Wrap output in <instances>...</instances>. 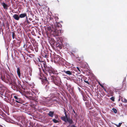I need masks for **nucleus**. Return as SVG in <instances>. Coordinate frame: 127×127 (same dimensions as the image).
I'll use <instances>...</instances> for the list:
<instances>
[{
  "label": "nucleus",
  "instance_id": "1",
  "mask_svg": "<svg viewBox=\"0 0 127 127\" xmlns=\"http://www.w3.org/2000/svg\"><path fill=\"white\" fill-rule=\"evenodd\" d=\"M7 78L1 79L2 80L6 83H9V84L12 85L14 86V85L16 84V82L17 81V78H15L13 76L10 77L9 75L7 76Z\"/></svg>",
  "mask_w": 127,
  "mask_h": 127
},
{
  "label": "nucleus",
  "instance_id": "2",
  "mask_svg": "<svg viewBox=\"0 0 127 127\" xmlns=\"http://www.w3.org/2000/svg\"><path fill=\"white\" fill-rule=\"evenodd\" d=\"M62 25L59 23H57L55 25L54 31H53V35L54 36L60 35L62 34L61 30Z\"/></svg>",
  "mask_w": 127,
  "mask_h": 127
},
{
  "label": "nucleus",
  "instance_id": "3",
  "mask_svg": "<svg viewBox=\"0 0 127 127\" xmlns=\"http://www.w3.org/2000/svg\"><path fill=\"white\" fill-rule=\"evenodd\" d=\"M17 81V83L16 82V84L14 85V89L17 91H19L21 92L22 89H25L23 88L21 84V81L18 80Z\"/></svg>",
  "mask_w": 127,
  "mask_h": 127
},
{
  "label": "nucleus",
  "instance_id": "4",
  "mask_svg": "<svg viewBox=\"0 0 127 127\" xmlns=\"http://www.w3.org/2000/svg\"><path fill=\"white\" fill-rule=\"evenodd\" d=\"M57 41L56 44V46L58 47L60 49H62L63 46L61 40L59 38H57Z\"/></svg>",
  "mask_w": 127,
  "mask_h": 127
},
{
  "label": "nucleus",
  "instance_id": "5",
  "mask_svg": "<svg viewBox=\"0 0 127 127\" xmlns=\"http://www.w3.org/2000/svg\"><path fill=\"white\" fill-rule=\"evenodd\" d=\"M45 70L48 71L50 73H52L54 74H56V73L57 72L56 70L49 67L47 68Z\"/></svg>",
  "mask_w": 127,
  "mask_h": 127
},
{
  "label": "nucleus",
  "instance_id": "6",
  "mask_svg": "<svg viewBox=\"0 0 127 127\" xmlns=\"http://www.w3.org/2000/svg\"><path fill=\"white\" fill-rule=\"evenodd\" d=\"M38 66H40V65L41 67L43 68V66L44 67V69L46 70V68H47L48 67L47 66V65L46 62L44 61H41L40 63H39V64H38Z\"/></svg>",
  "mask_w": 127,
  "mask_h": 127
},
{
  "label": "nucleus",
  "instance_id": "7",
  "mask_svg": "<svg viewBox=\"0 0 127 127\" xmlns=\"http://www.w3.org/2000/svg\"><path fill=\"white\" fill-rule=\"evenodd\" d=\"M14 98H15V100L14 101L13 99V101H15L16 102L21 103L22 102V99L19 97V96L17 95H15L14 96Z\"/></svg>",
  "mask_w": 127,
  "mask_h": 127
},
{
  "label": "nucleus",
  "instance_id": "8",
  "mask_svg": "<svg viewBox=\"0 0 127 127\" xmlns=\"http://www.w3.org/2000/svg\"><path fill=\"white\" fill-rule=\"evenodd\" d=\"M62 58L59 55L54 56V58L53 59L54 62L59 63L62 60Z\"/></svg>",
  "mask_w": 127,
  "mask_h": 127
},
{
  "label": "nucleus",
  "instance_id": "9",
  "mask_svg": "<svg viewBox=\"0 0 127 127\" xmlns=\"http://www.w3.org/2000/svg\"><path fill=\"white\" fill-rule=\"evenodd\" d=\"M64 112L65 115V116H64L61 117V119L63 121H64L65 122H66V120H67V119H68L69 118V117H68V115L66 113V111L65 109H64Z\"/></svg>",
  "mask_w": 127,
  "mask_h": 127
},
{
  "label": "nucleus",
  "instance_id": "10",
  "mask_svg": "<svg viewBox=\"0 0 127 127\" xmlns=\"http://www.w3.org/2000/svg\"><path fill=\"white\" fill-rule=\"evenodd\" d=\"M10 104L11 105L17 107H19L21 105L19 104V103H17L15 101V102L14 101L13 103H11Z\"/></svg>",
  "mask_w": 127,
  "mask_h": 127
},
{
  "label": "nucleus",
  "instance_id": "11",
  "mask_svg": "<svg viewBox=\"0 0 127 127\" xmlns=\"http://www.w3.org/2000/svg\"><path fill=\"white\" fill-rule=\"evenodd\" d=\"M1 5L3 6V8L5 10H7L8 9V8L9 7L8 5L6 4L4 2H3L1 4Z\"/></svg>",
  "mask_w": 127,
  "mask_h": 127
},
{
  "label": "nucleus",
  "instance_id": "12",
  "mask_svg": "<svg viewBox=\"0 0 127 127\" xmlns=\"http://www.w3.org/2000/svg\"><path fill=\"white\" fill-rule=\"evenodd\" d=\"M19 15L17 14H15L13 16V18L16 20L19 21L20 19Z\"/></svg>",
  "mask_w": 127,
  "mask_h": 127
},
{
  "label": "nucleus",
  "instance_id": "13",
  "mask_svg": "<svg viewBox=\"0 0 127 127\" xmlns=\"http://www.w3.org/2000/svg\"><path fill=\"white\" fill-rule=\"evenodd\" d=\"M55 77L53 75L52 76L48 78V79L49 80L50 82H52L55 80Z\"/></svg>",
  "mask_w": 127,
  "mask_h": 127
},
{
  "label": "nucleus",
  "instance_id": "14",
  "mask_svg": "<svg viewBox=\"0 0 127 127\" xmlns=\"http://www.w3.org/2000/svg\"><path fill=\"white\" fill-rule=\"evenodd\" d=\"M19 17L20 18H23L25 17H26H26H27V14L26 13H21L19 15Z\"/></svg>",
  "mask_w": 127,
  "mask_h": 127
},
{
  "label": "nucleus",
  "instance_id": "15",
  "mask_svg": "<svg viewBox=\"0 0 127 127\" xmlns=\"http://www.w3.org/2000/svg\"><path fill=\"white\" fill-rule=\"evenodd\" d=\"M42 82L43 83H44L45 84H47L49 83V81L47 80V78L45 77H44V78L42 80Z\"/></svg>",
  "mask_w": 127,
  "mask_h": 127
},
{
  "label": "nucleus",
  "instance_id": "16",
  "mask_svg": "<svg viewBox=\"0 0 127 127\" xmlns=\"http://www.w3.org/2000/svg\"><path fill=\"white\" fill-rule=\"evenodd\" d=\"M17 73L18 75V76H19V78H20L21 76V72H20V67H19L17 68Z\"/></svg>",
  "mask_w": 127,
  "mask_h": 127
},
{
  "label": "nucleus",
  "instance_id": "17",
  "mask_svg": "<svg viewBox=\"0 0 127 127\" xmlns=\"http://www.w3.org/2000/svg\"><path fill=\"white\" fill-rule=\"evenodd\" d=\"M54 111H50L48 113V115L51 117H53L54 116Z\"/></svg>",
  "mask_w": 127,
  "mask_h": 127
},
{
  "label": "nucleus",
  "instance_id": "18",
  "mask_svg": "<svg viewBox=\"0 0 127 127\" xmlns=\"http://www.w3.org/2000/svg\"><path fill=\"white\" fill-rule=\"evenodd\" d=\"M66 120V122H68L70 124H72L74 123L72 119H70V118L67 119V120Z\"/></svg>",
  "mask_w": 127,
  "mask_h": 127
},
{
  "label": "nucleus",
  "instance_id": "19",
  "mask_svg": "<svg viewBox=\"0 0 127 127\" xmlns=\"http://www.w3.org/2000/svg\"><path fill=\"white\" fill-rule=\"evenodd\" d=\"M64 71L66 74L69 75H71L72 74V72L70 71H66L65 70H64Z\"/></svg>",
  "mask_w": 127,
  "mask_h": 127
},
{
  "label": "nucleus",
  "instance_id": "20",
  "mask_svg": "<svg viewBox=\"0 0 127 127\" xmlns=\"http://www.w3.org/2000/svg\"><path fill=\"white\" fill-rule=\"evenodd\" d=\"M47 30L48 31H49L50 33L53 34V31H53L52 30H51V27H47Z\"/></svg>",
  "mask_w": 127,
  "mask_h": 127
},
{
  "label": "nucleus",
  "instance_id": "21",
  "mask_svg": "<svg viewBox=\"0 0 127 127\" xmlns=\"http://www.w3.org/2000/svg\"><path fill=\"white\" fill-rule=\"evenodd\" d=\"M83 79L84 80V81L88 85L90 84V83H89V82L88 81L86 80L87 78H86L85 77H84L83 78Z\"/></svg>",
  "mask_w": 127,
  "mask_h": 127
},
{
  "label": "nucleus",
  "instance_id": "22",
  "mask_svg": "<svg viewBox=\"0 0 127 127\" xmlns=\"http://www.w3.org/2000/svg\"><path fill=\"white\" fill-rule=\"evenodd\" d=\"M53 122L54 123H56L59 122V121L56 119H52Z\"/></svg>",
  "mask_w": 127,
  "mask_h": 127
},
{
  "label": "nucleus",
  "instance_id": "23",
  "mask_svg": "<svg viewBox=\"0 0 127 127\" xmlns=\"http://www.w3.org/2000/svg\"><path fill=\"white\" fill-rule=\"evenodd\" d=\"M51 43H52V45H54L55 43V41L54 39L52 38L50 41Z\"/></svg>",
  "mask_w": 127,
  "mask_h": 127
},
{
  "label": "nucleus",
  "instance_id": "24",
  "mask_svg": "<svg viewBox=\"0 0 127 127\" xmlns=\"http://www.w3.org/2000/svg\"><path fill=\"white\" fill-rule=\"evenodd\" d=\"M53 83H54L55 85L58 86H59V85H60V83L59 82H56V81H55V80L53 82Z\"/></svg>",
  "mask_w": 127,
  "mask_h": 127
},
{
  "label": "nucleus",
  "instance_id": "25",
  "mask_svg": "<svg viewBox=\"0 0 127 127\" xmlns=\"http://www.w3.org/2000/svg\"><path fill=\"white\" fill-rule=\"evenodd\" d=\"M113 124H114L117 127H120L121 126L122 123H119L118 125H117L113 123Z\"/></svg>",
  "mask_w": 127,
  "mask_h": 127
},
{
  "label": "nucleus",
  "instance_id": "26",
  "mask_svg": "<svg viewBox=\"0 0 127 127\" xmlns=\"http://www.w3.org/2000/svg\"><path fill=\"white\" fill-rule=\"evenodd\" d=\"M25 22H27V23H28V24L30 23L29 22V21L28 20V17H26V20Z\"/></svg>",
  "mask_w": 127,
  "mask_h": 127
},
{
  "label": "nucleus",
  "instance_id": "27",
  "mask_svg": "<svg viewBox=\"0 0 127 127\" xmlns=\"http://www.w3.org/2000/svg\"><path fill=\"white\" fill-rule=\"evenodd\" d=\"M49 56V54L48 53H47L46 54L45 53V54L44 56H43L45 58H47Z\"/></svg>",
  "mask_w": 127,
  "mask_h": 127
},
{
  "label": "nucleus",
  "instance_id": "28",
  "mask_svg": "<svg viewBox=\"0 0 127 127\" xmlns=\"http://www.w3.org/2000/svg\"><path fill=\"white\" fill-rule=\"evenodd\" d=\"M16 36V35L14 32H12V37L13 39H14Z\"/></svg>",
  "mask_w": 127,
  "mask_h": 127
},
{
  "label": "nucleus",
  "instance_id": "29",
  "mask_svg": "<svg viewBox=\"0 0 127 127\" xmlns=\"http://www.w3.org/2000/svg\"><path fill=\"white\" fill-rule=\"evenodd\" d=\"M34 49L36 52H37L38 51V47L37 46H36L34 48Z\"/></svg>",
  "mask_w": 127,
  "mask_h": 127
},
{
  "label": "nucleus",
  "instance_id": "30",
  "mask_svg": "<svg viewBox=\"0 0 127 127\" xmlns=\"http://www.w3.org/2000/svg\"><path fill=\"white\" fill-rule=\"evenodd\" d=\"M112 110L115 113H117V110L116 109H115L114 108H112Z\"/></svg>",
  "mask_w": 127,
  "mask_h": 127
},
{
  "label": "nucleus",
  "instance_id": "31",
  "mask_svg": "<svg viewBox=\"0 0 127 127\" xmlns=\"http://www.w3.org/2000/svg\"><path fill=\"white\" fill-rule=\"evenodd\" d=\"M54 18L55 19V20L56 22H57V21H58L59 19L58 18L57 16H55L54 17Z\"/></svg>",
  "mask_w": 127,
  "mask_h": 127
},
{
  "label": "nucleus",
  "instance_id": "32",
  "mask_svg": "<svg viewBox=\"0 0 127 127\" xmlns=\"http://www.w3.org/2000/svg\"><path fill=\"white\" fill-rule=\"evenodd\" d=\"M10 95L9 94H6L4 95V96L5 97H6L7 98L9 97Z\"/></svg>",
  "mask_w": 127,
  "mask_h": 127
},
{
  "label": "nucleus",
  "instance_id": "33",
  "mask_svg": "<svg viewBox=\"0 0 127 127\" xmlns=\"http://www.w3.org/2000/svg\"><path fill=\"white\" fill-rule=\"evenodd\" d=\"M110 99L112 101H114L115 98L114 97H112L110 98Z\"/></svg>",
  "mask_w": 127,
  "mask_h": 127
},
{
  "label": "nucleus",
  "instance_id": "34",
  "mask_svg": "<svg viewBox=\"0 0 127 127\" xmlns=\"http://www.w3.org/2000/svg\"><path fill=\"white\" fill-rule=\"evenodd\" d=\"M58 115L56 114L55 115V119H57L58 118Z\"/></svg>",
  "mask_w": 127,
  "mask_h": 127
},
{
  "label": "nucleus",
  "instance_id": "35",
  "mask_svg": "<svg viewBox=\"0 0 127 127\" xmlns=\"http://www.w3.org/2000/svg\"><path fill=\"white\" fill-rule=\"evenodd\" d=\"M78 60H79V61H80L81 60V59H83V57H82L81 58L78 57Z\"/></svg>",
  "mask_w": 127,
  "mask_h": 127
},
{
  "label": "nucleus",
  "instance_id": "36",
  "mask_svg": "<svg viewBox=\"0 0 127 127\" xmlns=\"http://www.w3.org/2000/svg\"><path fill=\"white\" fill-rule=\"evenodd\" d=\"M89 102V101L88 100H87L86 101V102L85 103L86 105H89V103H88V102Z\"/></svg>",
  "mask_w": 127,
  "mask_h": 127
},
{
  "label": "nucleus",
  "instance_id": "37",
  "mask_svg": "<svg viewBox=\"0 0 127 127\" xmlns=\"http://www.w3.org/2000/svg\"><path fill=\"white\" fill-rule=\"evenodd\" d=\"M126 100V99H122V101L123 102H125Z\"/></svg>",
  "mask_w": 127,
  "mask_h": 127
},
{
  "label": "nucleus",
  "instance_id": "38",
  "mask_svg": "<svg viewBox=\"0 0 127 127\" xmlns=\"http://www.w3.org/2000/svg\"><path fill=\"white\" fill-rule=\"evenodd\" d=\"M73 113L75 114V115H77V113L75 112L74 111V110H73Z\"/></svg>",
  "mask_w": 127,
  "mask_h": 127
},
{
  "label": "nucleus",
  "instance_id": "39",
  "mask_svg": "<svg viewBox=\"0 0 127 127\" xmlns=\"http://www.w3.org/2000/svg\"><path fill=\"white\" fill-rule=\"evenodd\" d=\"M73 92L72 90H71V92H70V93L72 94H73Z\"/></svg>",
  "mask_w": 127,
  "mask_h": 127
},
{
  "label": "nucleus",
  "instance_id": "40",
  "mask_svg": "<svg viewBox=\"0 0 127 127\" xmlns=\"http://www.w3.org/2000/svg\"><path fill=\"white\" fill-rule=\"evenodd\" d=\"M100 86H101L102 88H104V86L101 84H100Z\"/></svg>",
  "mask_w": 127,
  "mask_h": 127
},
{
  "label": "nucleus",
  "instance_id": "41",
  "mask_svg": "<svg viewBox=\"0 0 127 127\" xmlns=\"http://www.w3.org/2000/svg\"><path fill=\"white\" fill-rule=\"evenodd\" d=\"M77 70H79V71H80V69L79 67H77Z\"/></svg>",
  "mask_w": 127,
  "mask_h": 127
},
{
  "label": "nucleus",
  "instance_id": "42",
  "mask_svg": "<svg viewBox=\"0 0 127 127\" xmlns=\"http://www.w3.org/2000/svg\"><path fill=\"white\" fill-rule=\"evenodd\" d=\"M38 61L39 62V63H40V62H41V61H40V59H39V58H38Z\"/></svg>",
  "mask_w": 127,
  "mask_h": 127
},
{
  "label": "nucleus",
  "instance_id": "43",
  "mask_svg": "<svg viewBox=\"0 0 127 127\" xmlns=\"http://www.w3.org/2000/svg\"><path fill=\"white\" fill-rule=\"evenodd\" d=\"M71 127H77L75 126L74 125H72L71 126Z\"/></svg>",
  "mask_w": 127,
  "mask_h": 127
},
{
  "label": "nucleus",
  "instance_id": "44",
  "mask_svg": "<svg viewBox=\"0 0 127 127\" xmlns=\"http://www.w3.org/2000/svg\"><path fill=\"white\" fill-rule=\"evenodd\" d=\"M104 88V90L105 91V92H106V89L105 88Z\"/></svg>",
  "mask_w": 127,
  "mask_h": 127
},
{
  "label": "nucleus",
  "instance_id": "45",
  "mask_svg": "<svg viewBox=\"0 0 127 127\" xmlns=\"http://www.w3.org/2000/svg\"><path fill=\"white\" fill-rule=\"evenodd\" d=\"M126 102H127V100H126V99L125 103H126Z\"/></svg>",
  "mask_w": 127,
  "mask_h": 127
},
{
  "label": "nucleus",
  "instance_id": "46",
  "mask_svg": "<svg viewBox=\"0 0 127 127\" xmlns=\"http://www.w3.org/2000/svg\"><path fill=\"white\" fill-rule=\"evenodd\" d=\"M98 83H99V85H100V84H100V82H98Z\"/></svg>",
  "mask_w": 127,
  "mask_h": 127
},
{
  "label": "nucleus",
  "instance_id": "47",
  "mask_svg": "<svg viewBox=\"0 0 127 127\" xmlns=\"http://www.w3.org/2000/svg\"><path fill=\"white\" fill-rule=\"evenodd\" d=\"M78 89H79V90L80 91V88H79V87H78Z\"/></svg>",
  "mask_w": 127,
  "mask_h": 127
},
{
  "label": "nucleus",
  "instance_id": "48",
  "mask_svg": "<svg viewBox=\"0 0 127 127\" xmlns=\"http://www.w3.org/2000/svg\"><path fill=\"white\" fill-rule=\"evenodd\" d=\"M57 1L58 2V3H59V1H58V0H57Z\"/></svg>",
  "mask_w": 127,
  "mask_h": 127
},
{
  "label": "nucleus",
  "instance_id": "49",
  "mask_svg": "<svg viewBox=\"0 0 127 127\" xmlns=\"http://www.w3.org/2000/svg\"><path fill=\"white\" fill-rule=\"evenodd\" d=\"M38 91L37 90H36V92H38Z\"/></svg>",
  "mask_w": 127,
  "mask_h": 127
},
{
  "label": "nucleus",
  "instance_id": "50",
  "mask_svg": "<svg viewBox=\"0 0 127 127\" xmlns=\"http://www.w3.org/2000/svg\"><path fill=\"white\" fill-rule=\"evenodd\" d=\"M20 45L19 44V43L18 46H20Z\"/></svg>",
  "mask_w": 127,
  "mask_h": 127
},
{
  "label": "nucleus",
  "instance_id": "51",
  "mask_svg": "<svg viewBox=\"0 0 127 127\" xmlns=\"http://www.w3.org/2000/svg\"><path fill=\"white\" fill-rule=\"evenodd\" d=\"M120 100V98L119 99V100Z\"/></svg>",
  "mask_w": 127,
  "mask_h": 127
},
{
  "label": "nucleus",
  "instance_id": "52",
  "mask_svg": "<svg viewBox=\"0 0 127 127\" xmlns=\"http://www.w3.org/2000/svg\"><path fill=\"white\" fill-rule=\"evenodd\" d=\"M43 71H44V70H43Z\"/></svg>",
  "mask_w": 127,
  "mask_h": 127
},
{
  "label": "nucleus",
  "instance_id": "53",
  "mask_svg": "<svg viewBox=\"0 0 127 127\" xmlns=\"http://www.w3.org/2000/svg\"><path fill=\"white\" fill-rule=\"evenodd\" d=\"M1 95H2V94H1Z\"/></svg>",
  "mask_w": 127,
  "mask_h": 127
}]
</instances>
